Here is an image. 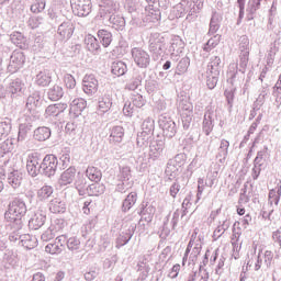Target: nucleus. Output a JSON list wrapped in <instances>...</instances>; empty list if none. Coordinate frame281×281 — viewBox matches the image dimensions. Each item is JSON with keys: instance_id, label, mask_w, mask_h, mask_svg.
Listing matches in <instances>:
<instances>
[{"instance_id": "obj_35", "label": "nucleus", "mask_w": 281, "mask_h": 281, "mask_svg": "<svg viewBox=\"0 0 281 281\" xmlns=\"http://www.w3.org/2000/svg\"><path fill=\"white\" fill-rule=\"evenodd\" d=\"M124 139V127L116 125L110 131V142L111 144H120Z\"/></svg>"}, {"instance_id": "obj_3", "label": "nucleus", "mask_w": 281, "mask_h": 281, "mask_svg": "<svg viewBox=\"0 0 281 281\" xmlns=\"http://www.w3.org/2000/svg\"><path fill=\"white\" fill-rule=\"evenodd\" d=\"M34 120H36V117L30 114H24V116L20 119L18 142H25L27 139V135H30L32 128H34Z\"/></svg>"}, {"instance_id": "obj_8", "label": "nucleus", "mask_w": 281, "mask_h": 281, "mask_svg": "<svg viewBox=\"0 0 281 281\" xmlns=\"http://www.w3.org/2000/svg\"><path fill=\"white\" fill-rule=\"evenodd\" d=\"M42 175L54 177L58 170V158L55 155H46L41 162Z\"/></svg>"}, {"instance_id": "obj_13", "label": "nucleus", "mask_w": 281, "mask_h": 281, "mask_svg": "<svg viewBox=\"0 0 281 281\" xmlns=\"http://www.w3.org/2000/svg\"><path fill=\"white\" fill-rule=\"evenodd\" d=\"M26 170L31 177H38L43 175V168L41 167V157L38 154H31L27 157Z\"/></svg>"}, {"instance_id": "obj_51", "label": "nucleus", "mask_w": 281, "mask_h": 281, "mask_svg": "<svg viewBox=\"0 0 281 281\" xmlns=\"http://www.w3.org/2000/svg\"><path fill=\"white\" fill-rule=\"evenodd\" d=\"M14 149V139L7 138L4 142L0 143V157L3 155H8V153H12Z\"/></svg>"}, {"instance_id": "obj_11", "label": "nucleus", "mask_w": 281, "mask_h": 281, "mask_svg": "<svg viewBox=\"0 0 281 281\" xmlns=\"http://www.w3.org/2000/svg\"><path fill=\"white\" fill-rule=\"evenodd\" d=\"M70 5L76 16H89L91 14V0H70Z\"/></svg>"}, {"instance_id": "obj_27", "label": "nucleus", "mask_w": 281, "mask_h": 281, "mask_svg": "<svg viewBox=\"0 0 281 281\" xmlns=\"http://www.w3.org/2000/svg\"><path fill=\"white\" fill-rule=\"evenodd\" d=\"M10 41L15 47L20 49H27V37L23 35L21 32H13L10 35Z\"/></svg>"}, {"instance_id": "obj_57", "label": "nucleus", "mask_w": 281, "mask_h": 281, "mask_svg": "<svg viewBox=\"0 0 281 281\" xmlns=\"http://www.w3.org/2000/svg\"><path fill=\"white\" fill-rule=\"evenodd\" d=\"M139 87H142V75L136 74L126 85V89H128L130 91H135L139 89Z\"/></svg>"}, {"instance_id": "obj_56", "label": "nucleus", "mask_w": 281, "mask_h": 281, "mask_svg": "<svg viewBox=\"0 0 281 281\" xmlns=\"http://www.w3.org/2000/svg\"><path fill=\"white\" fill-rule=\"evenodd\" d=\"M128 53V42L126 40H120L117 46L113 49V54L116 56H124Z\"/></svg>"}, {"instance_id": "obj_9", "label": "nucleus", "mask_w": 281, "mask_h": 281, "mask_svg": "<svg viewBox=\"0 0 281 281\" xmlns=\"http://www.w3.org/2000/svg\"><path fill=\"white\" fill-rule=\"evenodd\" d=\"M99 16L102 21H106V19H111L117 12V8L120 4L115 2V0H102L99 4Z\"/></svg>"}, {"instance_id": "obj_31", "label": "nucleus", "mask_w": 281, "mask_h": 281, "mask_svg": "<svg viewBox=\"0 0 281 281\" xmlns=\"http://www.w3.org/2000/svg\"><path fill=\"white\" fill-rule=\"evenodd\" d=\"M113 106V98L111 93H105L99 99V113H109Z\"/></svg>"}, {"instance_id": "obj_17", "label": "nucleus", "mask_w": 281, "mask_h": 281, "mask_svg": "<svg viewBox=\"0 0 281 281\" xmlns=\"http://www.w3.org/2000/svg\"><path fill=\"white\" fill-rule=\"evenodd\" d=\"M45 221H47V213L43 210H38L30 218L29 227L30 229H41V227L45 225Z\"/></svg>"}, {"instance_id": "obj_22", "label": "nucleus", "mask_w": 281, "mask_h": 281, "mask_svg": "<svg viewBox=\"0 0 281 281\" xmlns=\"http://www.w3.org/2000/svg\"><path fill=\"white\" fill-rule=\"evenodd\" d=\"M85 109H87V101L82 98H77L71 101L69 113H72L74 117H78Z\"/></svg>"}, {"instance_id": "obj_49", "label": "nucleus", "mask_w": 281, "mask_h": 281, "mask_svg": "<svg viewBox=\"0 0 281 281\" xmlns=\"http://www.w3.org/2000/svg\"><path fill=\"white\" fill-rule=\"evenodd\" d=\"M86 176L90 181L100 182L102 181V171L98 167H88Z\"/></svg>"}, {"instance_id": "obj_33", "label": "nucleus", "mask_w": 281, "mask_h": 281, "mask_svg": "<svg viewBox=\"0 0 281 281\" xmlns=\"http://www.w3.org/2000/svg\"><path fill=\"white\" fill-rule=\"evenodd\" d=\"M105 21H109L112 27L117 32H122L126 27V20L122 15L114 14L108 18Z\"/></svg>"}, {"instance_id": "obj_16", "label": "nucleus", "mask_w": 281, "mask_h": 281, "mask_svg": "<svg viewBox=\"0 0 281 281\" xmlns=\"http://www.w3.org/2000/svg\"><path fill=\"white\" fill-rule=\"evenodd\" d=\"M74 30H76V27L74 26L72 21L68 20L63 22L57 29V34L60 41H69V38L74 36Z\"/></svg>"}, {"instance_id": "obj_47", "label": "nucleus", "mask_w": 281, "mask_h": 281, "mask_svg": "<svg viewBox=\"0 0 281 281\" xmlns=\"http://www.w3.org/2000/svg\"><path fill=\"white\" fill-rule=\"evenodd\" d=\"M268 150V147H265L263 149L259 150L257 153L256 158L254 159V164L257 166H261V168H267V157H269Z\"/></svg>"}, {"instance_id": "obj_64", "label": "nucleus", "mask_w": 281, "mask_h": 281, "mask_svg": "<svg viewBox=\"0 0 281 281\" xmlns=\"http://www.w3.org/2000/svg\"><path fill=\"white\" fill-rule=\"evenodd\" d=\"M69 251H78L80 249V239L78 237H70L66 240Z\"/></svg>"}, {"instance_id": "obj_21", "label": "nucleus", "mask_w": 281, "mask_h": 281, "mask_svg": "<svg viewBox=\"0 0 281 281\" xmlns=\"http://www.w3.org/2000/svg\"><path fill=\"white\" fill-rule=\"evenodd\" d=\"M196 2L194 0H182L184 3V15L187 14L188 21H194L196 19V14L199 13V7H196Z\"/></svg>"}, {"instance_id": "obj_63", "label": "nucleus", "mask_w": 281, "mask_h": 281, "mask_svg": "<svg viewBox=\"0 0 281 281\" xmlns=\"http://www.w3.org/2000/svg\"><path fill=\"white\" fill-rule=\"evenodd\" d=\"M179 109L184 114H192L194 111V105H192V103L188 100H181L179 102Z\"/></svg>"}, {"instance_id": "obj_59", "label": "nucleus", "mask_w": 281, "mask_h": 281, "mask_svg": "<svg viewBox=\"0 0 281 281\" xmlns=\"http://www.w3.org/2000/svg\"><path fill=\"white\" fill-rule=\"evenodd\" d=\"M218 43H221V35L216 34L204 44L203 50L212 52V49H214L218 45Z\"/></svg>"}, {"instance_id": "obj_36", "label": "nucleus", "mask_w": 281, "mask_h": 281, "mask_svg": "<svg viewBox=\"0 0 281 281\" xmlns=\"http://www.w3.org/2000/svg\"><path fill=\"white\" fill-rule=\"evenodd\" d=\"M97 36L102 47H109L113 43V33L108 30L101 29L98 31Z\"/></svg>"}, {"instance_id": "obj_28", "label": "nucleus", "mask_w": 281, "mask_h": 281, "mask_svg": "<svg viewBox=\"0 0 281 281\" xmlns=\"http://www.w3.org/2000/svg\"><path fill=\"white\" fill-rule=\"evenodd\" d=\"M52 137V130L47 126H40L33 132L36 142H47Z\"/></svg>"}, {"instance_id": "obj_5", "label": "nucleus", "mask_w": 281, "mask_h": 281, "mask_svg": "<svg viewBox=\"0 0 281 281\" xmlns=\"http://www.w3.org/2000/svg\"><path fill=\"white\" fill-rule=\"evenodd\" d=\"M227 76L228 81L233 87H240L243 82H245V70H243V68H238L237 63L229 64Z\"/></svg>"}, {"instance_id": "obj_60", "label": "nucleus", "mask_w": 281, "mask_h": 281, "mask_svg": "<svg viewBox=\"0 0 281 281\" xmlns=\"http://www.w3.org/2000/svg\"><path fill=\"white\" fill-rule=\"evenodd\" d=\"M65 249V245H59L58 243H50L45 247V251L47 254L56 255V254H63V250Z\"/></svg>"}, {"instance_id": "obj_7", "label": "nucleus", "mask_w": 281, "mask_h": 281, "mask_svg": "<svg viewBox=\"0 0 281 281\" xmlns=\"http://www.w3.org/2000/svg\"><path fill=\"white\" fill-rule=\"evenodd\" d=\"M43 104V99H41V91L32 92L27 99L25 104V110L29 115L32 117H38V111H36Z\"/></svg>"}, {"instance_id": "obj_52", "label": "nucleus", "mask_w": 281, "mask_h": 281, "mask_svg": "<svg viewBox=\"0 0 281 281\" xmlns=\"http://www.w3.org/2000/svg\"><path fill=\"white\" fill-rule=\"evenodd\" d=\"M53 194L54 188L52 186H44L37 191V198L40 201H47V199Z\"/></svg>"}, {"instance_id": "obj_41", "label": "nucleus", "mask_w": 281, "mask_h": 281, "mask_svg": "<svg viewBox=\"0 0 281 281\" xmlns=\"http://www.w3.org/2000/svg\"><path fill=\"white\" fill-rule=\"evenodd\" d=\"M223 68V65L221 63V57L218 56H212L210 58V63L207 65V71L210 74H221V69Z\"/></svg>"}, {"instance_id": "obj_32", "label": "nucleus", "mask_w": 281, "mask_h": 281, "mask_svg": "<svg viewBox=\"0 0 281 281\" xmlns=\"http://www.w3.org/2000/svg\"><path fill=\"white\" fill-rule=\"evenodd\" d=\"M221 21H223V15L216 11H213L210 21L209 34H216L218 30H221Z\"/></svg>"}, {"instance_id": "obj_20", "label": "nucleus", "mask_w": 281, "mask_h": 281, "mask_svg": "<svg viewBox=\"0 0 281 281\" xmlns=\"http://www.w3.org/2000/svg\"><path fill=\"white\" fill-rule=\"evenodd\" d=\"M229 155V140L222 138L217 148L216 159L218 164H225L227 156Z\"/></svg>"}, {"instance_id": "obj_19", "label": "nucleus", "mask_w": 281, "mask_h": 281, "mask_svg": "<svg viewBox=\"0 0 281 281\" xmlns=\"http://www.w3.org/2000/svg\"><path fill=\"white\" fill-rule=\"evenodd\" d=\"M85 44L88 52H90L94 56H100V54L102 53V47L100 46V42L98 41V38H95V36L88 35L85 38Z\"/></svg>"}, {"instance_id": "obj_2", "label": "nucleus", "mask_w": 281, "mask_h": 281, "mask_svg": "<svg viewBox=\"0 0 281 281\" xmlns=\"http://www.w3.org/2000/svg\"><path fill=\"white\" fill-rule=\"evenodd\" d=\"M149 52L155 60H159L162 54H166V37L161 33L154 32L149 35Z\"/></svg>"}, {"instance_id": "obj_58", "label": "nucleus", "mask_w": 281, "mask_h": 281, "mask_svg": "<svg viewBox=\"0 0 281 281\" xmlns=\"http://www.w3.org/2000/svg\"><path fill=\"white\" fill-rule=\"evenodd\" d=\"M186 188V184L181 183V179H176L175 182L169 188V194L172 199H177V194L181 192V189Z\"/></svg>"}, {"instance_id": "obj_4", "label": "nucleus", "mask_w": 281, "mask_h": 281, "mask_svg": "<svg viewBox=\"0 0 281 281\" xmlns=\"http://www.w3.org/2000/svg\"><path fill=\"white\" fill-rule=\"evenodd\" d=\"M159 127L161 128L164 136L171 139L177 135V124L172 119L166 114H161L158 120Z\"/></svg>"}, {"instance_id": "obj_10", "label": "nucleus", "mask_w": 281, "mask_h": 281, "mask_svg": "<svg viewBox=\"0 0 281 281\" xmlns=\"http://www.w3.org/2000/svg\"><path fill=\"white\" fill-rule=\"evenodd\" d=\"M131 54L135 65L140 67V69H146L148 65H150V55L148 52L144 50V48L134 47L132 48Z\"/></svg>"}, {"instance_id": "obj_34", "label": "nucleus", "mask_w": 281, "mask_h": 281, "mask_svg": "<svg viewBox=\"0 0 281 281\" xmlns=\"http://www.w3.org/2000/svg\"><path fill=\"white\" fill-rule=\"evenodd\" d=\"M65 95V90L58 85H54L47 91V98L52 102H58Z\"/></svg>"}, {"instance_id": "obj_55", "label": "nucleus", "mask_w": 281, "mask_h": 281, "mask_svg": "<svg viewBox=\"0 0 281 281\" xmlns=\"http://www.w3.org/2000/svg\"><path fill=\"white\" fill-rule=\"evenodd\" d=\"M142 133L153 135V133H155V120L150 117L145 119L142 124Z\"/></svg>"}, {"instance_id": "obj_61", "label": "nucleus", "mask_w": 281, "mask_h": 281, "mask_svg": "<svg viewBox=\"0 0 281 281\" xmlns=\"http://www.w3.org/2000/svg\"><path fill=\"white\" fill-rule=\"evenodd\" d=\"M218 76H221V74L215 75L214 72L207 71L206 87L209 89H214L216 85H218Z\"/></svg>"}, {"instance_id": "obj_12", "label": "nucleus", "mask_w": 281, "mask_h": 281, "mask_svg": "<svg viewBox=\"0 0 281 281\" xmlns=\"http://www.w3.org/2000/svg\"><path fill=\"white\" fill-rule=\"evenodd\" d=\"M23 65H25V54L21 50H14L10 56L8 71L10 74H16L19 69H22Z\"/></svg>"}, {"instance_id": "obj_14", "label": "nucleus", "mask_w": 281, "mask_h": 281, "mask_svg": "<svg viewBox=\"0 0 281 281\" xmlns=\"http://www.w3.org/2000/svg\"><path fill=\"white\" fill-rule=\"evenodd\" d=\"M98 79L95 75H86L82 80V89L87 93V95H95L98 93L99 87Z\"/></svg>"}, {"instance_id": "obj_6", "label": "nucleus", "mask_w": 281, "mask_h": 281, "mask_svg": "<svg viewBox=\"0 0 281 281\" xmlns=\"http://www.w3.org/2000/svg\"><path fill=\"white\" fill-rule=\"evenodd\" d=\"M5 82L8 87L9 98H11V100H14V98H21V95H23V93L25 92V83L20 78H7Z\"/></svg>"}, {"instance_id": "obj_24", "label": "nucleus", "mask_w": 281, "mask_h": 281, "mask_svg": "<svg viewBox=\"0 0 281 281\" xmlns=\"http://www.w3.org/2000/svg\"><path fill=\"white\" fill-rule=\"evenodd\" d=\"M37 87H49L52 83V71L49 69L41 70L35 77Z\"/></svg>"}, {"instance_id": "obj_37", "label": "nucleus", "mask_w": 281, "mask_h": 281, "mask_svg": "<svg viewBox=\"0 0 281 281\" xmlns=\"http://www.w3.org/2000/svg\"><path fill=\"white\" fill-rule=\"evenodd\" d=\"M7 181L9 186L16 190L21 186V181H23V175L19 170H13L8 175Z\"/></svg>"}, {"instance_id": "obj_48", "label": "nucleus", "mask_w": 281, "mask_h": 281, "mask_svg": "<svg viewBox=\"0 0 281 281\" xmlns=\"http://www.w3.org/2000/svg\"><path fill=\"white\" fill-rule=\"evenodd\" d=\"M280 196H281V187H278L277 189H271L269 191L268 203L270 207H273V205H279Z\"/></svg>"}, {"instance_id": "obj_18", "label": "nucleus", "mask_w": 281, "mask_h": 281, "mask_svg": "<svg viewBox=\"0 0 281 281\" xmlns=\"http://www.w3.org/2000/svg\"><path fill=\"white\" fill-rule=\"evenodd\" d=\"M267 0H248L246 7V19L247 21H254L256 19V12L260 10L262 3Z\"/></svg>"}, {"instance_id": "obj_50", "label": "nucleus", "mask_w": 281, "mask_h": 281, "mask_svg": "<svg viewBox=\"0 0 281 281\" xmlns=\"http://www.w3.org/2000/svg\"><path fill=\"white\" fill-rule=\"evenodd\" d=\"M189 67H190V57L184 56L178 61L176 67V74L178 76H183V74L188 71Z\"/></svg>"}, {"instance_id": "obj_23", "label": "nucleus", "mask_w": 281, "mask_h": 281, "mask_svg": "<svg viewBox=\"0 0 281 281\" xmlns=\"http://www.w3.org/2000/svg\"><path fill=\"white\" fill-rule=\"evenodd\" d=\"M136 225H132L125 233H121L120 236L116 238V248L124 247V245H128L131 238L135 234Z\"/></svg>"}, {"instance_id": "obj_45", "label": "nucleus", "mask_w": 281, "mask_h": 281, "mask_svg": "<svg viewBox=\"0 0 281 281\" xmlns=\"http://www.w3.org/2000/svg\"><path fill=\"white\" fill-rule=\"evenodd\" d=\"M184 47L186 43H183V40H181V37L179 36H175L170 42L168 52H176L177 54H182Z\"/></svg>"}, {"instance_id": "obj_43", "label": "nucleus", "mask_w": 281, "mask_h": 281, "mask_svg": "<svg viewBox=\"0 0 281 281\" xmlns=\"http://www.w3.org/2000/svg\"><path fill=\"white\" fill-rule=\"evenodd\" d=\"M105 190L106 187L103 183L94 182L88 186L87 194H89V196H100V194H104Z\"/></svg>"}, {"instance_id": "obj_44", "label": "nucleus", "mask_w": 281, "mask_h": 281, "mask_svg": "<svg viewBox=\"0 0 281 281\" xmlns=\"http://www.w3.org/2000/svg\"><path fill=\"white\" fill-rule=\"evenodd\" d=\"M111 71L113 76L120 78V76H124L128 71V67L124 61H114L112 63Z\"/></svg>"}, {"instance_id": "obj_54", "label": "nucleus", "mask_w": 281, "mask_h": 281, "mask_svg": "<svg viewBox=\"0 0 281 281\" xmlns=\"http://www.w3.org/2000/svg\"><path fill=\"white\" fill-rule=\"evenodd\" d=\"M161 20V11L150 9L146 16L144 18V21L146 23H157V21Z\"/></svg>"}, {"instance_id": "obj_46", "label": "nucleus", "mask_w": 281, "mask_h": 281, "mask_svg": "<svg viewBox=\"0 0 281 281\" xmlns=\"http://www.w3.org/2000/svg\"><path fill=\"white\" fill-rule=\"evenodd\" d=\"M183 164V154H178L175 159H170L167 162V170L166 172H175V170H179L181 165Z\"/></svg>"}, {"instance_id": "obj_42", "label": "nucleus", "mask_w": 281, "mask_h": 281, "mask_svg": "<svg viewBox=\"0 0 281 281\" xmlns=\"http://www.w3.org/2000/svg\"><path fill=\"white\" fill-rule=\"evenodd\" d=\"M75 188L79 192L80 196H85L89 190V186H87V178H85V176H78L75 180Z\"/></svg>"}, {"instance_id": "obj_62", "label": "nucleus", "mask_w": 281, "mask_h": 281, "mask_svg": "<svg viewBox=\"0 0 281 281\" xmlns=\"http://www.w3.org/2000/svg\"><path fill=\"white\" fill-rule=\"evenodd\" d=\"M153 214H155V206L153 205L140 211V216L146 221V223H150L153 221Z\"/></svg>"}, {"instance_id": "obj_53", "label": "nucleus", "mask_w": 281, "mask_h": 281, "mask_svg": "<svg viewBox=\"0 0 281 281\" xmlns=\"http://www.w3.org/2000/svg\"><path fill=\"white\" fill-rule=\"evenodd\" d=\"M151 137V134H146L145 132H140L139 134H137L136 144L138 148H146Z\"/></svg>"}, {"instance_id": "obj_26", "label": "nucleus", "mask_w": 281, "mask_h": 281, "mask_svg": "<svg viewBox=\"0 0 281 281\" xmlns=\"http://www.w3.org/2000/svg\"><path fill=\"white\" fill-rule=\"evenodd\" d=\"M202 131L205 135H210L214 131V112L212 110H207L204 114Z\"/></svg>"}, {"instance_id": "obj_38", "label": "nucleus", "mask_w": 281, "mask_h": 281, "mask_svg": "<svg viewBox=\"0 0 281 281\" xmlns=\"http://www.w3.org/2000/svg\"><path fill=\"white\" fill-rule=\"evenodd\" d=\"M20 245H22V247H25V249H34V247L38 245V239L36 238V236L30 234H22Z\"/></svg>"}, {"instance_id": "obj_40", "label": "nucleus", "mask_w": 281, "mask_h": 281, "mask_svg": "<svg viewBox=\"0 0 281 281\" xmlns=\"http://www.w3.org/2000/svg\"><path fill=\"white\" fill-rule=\"evenodd\" d=\"M12 132V119L5 117L0 122V142L5 139L8 135Z\"/></svg>"}, {"instance_id": "obj_15", "label": "nucleus", "mask_w": 281, "mask_h": 281, "mask_svg": "<svg viewBox=\"0 0 281 281\" xmlns=\"http://www.w3.org/2000/svg\"><path fill=\"white\" fill-rule=\"evenodd\" d=\"M166 148V143L164 140H154L149 145V159L151 161H157L164 157V149Z\"/></svg>"}, {"instance_id": "obj_29", "label": "nucleus", "mask_w": 281, "mask_h": 281, "mask_svg": "<svg viewBox=\"0 0 281 281\" xmlns=\"http://www.w3.org/2000/svg\"><path fill=\"white\" fill-rule=\"evenodd\" d=\"M49 211L53 214H65L67 212V204L60 198H55L49 203Z\"/></svg>"}, {"instance_id": "obj_25", "label": "nucleus", "mask_w": 281, "mask_h": 281, "mask_svg": "<svg viewBox=\"0 0 281 281\" xmlns=\"http://www.w3.org/2000/svg\"><path fill=\"white\" fill-rule=\"evenodd\" d=\"M229 225H232V222H229V218L224 215L218 221V225L213 233V238H215V240L221 238V236H223V234H225L229 229Z\"/></svg>"}, {"instance_id": "obj_1", "label": "nucleus", "mask_w": 281, "mask_h": 281, "mask_svg": "<svg viewBox=\"0 0 281 281\" xmlns=\"http://www.w3.org/2000/svg\"><path fill=\"white\" fill-rule=\"evenodd\" d=\"M27 214V205L22 199H14L9 203L4 218L14 229H23V218Z\"/></svg>"}, {"instance_id": "obj_30", "label": "nucleus", "mask_w": 281, "mask_h": 281, "mask_svg": "<svg viewBox=\"0 0 281 281\" xmlns=\"http://www.w3.org/2000/svg\"><path fill=\"white\" fill-rule=\"evenodd\" d=\"M76 179V168L69 167L66 171H64L59 179V186H69L74 183Z\"/></svg>"}, {"instance_id": "obj_39", "label": "nucleus", "mask_w": 281, "mask_h": 281, "mask_svg": "<svg viewBox=\"0 0 281 281\" xmlns=\"http://www.w3.org/2000/svg\"><path fill=\"white\" fill-rule=\"evenodd\" d=\"M137 203V192H131L122 203V212L126 213Z\"/></svg>"}]
</instances>
